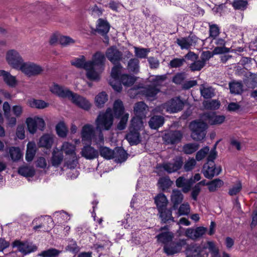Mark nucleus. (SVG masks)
Segmentation results:
<instances>
[{
	"instance_id": "obj_37",
	"label": "nucleus",
	"mask_w": 257,
	"mask_h": 257,
	"mask_svg": "<svg viewBox=\"0 0 257 257\" xmlns=\"http://www.w3.org/2000/svg\"><path fill=\"white\" fill-rule=\"evenodd\" d=\"M160 217L162 221L166 223L169 220L174 221V218L172 215V210L170 209H167L166 207L158 210Z\"/></svg>"
},
{
	"instance_id": "obj_10",
	"label": "nucleus",
	"mask_w": 257,
	"mask_h": 257,
	"mask_svg": "<svg viewBox=\"0 0 257 257\" xmlns=\"http://www.w3.org/2000/svg\"><path fill=\"white\" fill-rule=\"evenodd\" d=\"M183 158L181 156H176L171 161L162 165L163 169L168 173H172L179 170L183 166Z\"/></svg>"
},
{
	"instance_id": "obj_12",
	"label": "nucleus",
	"mask_w": 257,
	"mask_h": 257,
	"mask_svg": "<svg viewBox=\"0 0 257 257\" xmlns=\"http://www.w3.org/2000/svg\"><path fill=\"white\" fill-rule=\"evenodd\" d=\"M198 41V38L195 35H189L186 37H182L177 39L176 43L180 47L182 50H189L196 45Z\"/></svg>"
},
{
	"instance_id": "obj_18",
	"label": "nucleus",
	"mask_w": 257,
	"mask_h": 257,
	"mask_svg": "<svg viewBox=\"0 0 257 257\" xmlns=\"http://www.w3.org/2000/svg\"><path fill=\"white\" fill-rule=\"evenodd\" d=\"M221 171L220 167H216L214 163L205 164L203 166V173L204 176L208 179L218 175Z\"/></svg>"
},
{
	"instance_id": "obj_15",
	"label": "nucleus",
	"mask_w": 257,
	"mask_h": 257,
	"mask_svg": "<svg viewBox=\"0 0 257 257\" xmlns=\"http://www.w3.org/2000/svg\"><path fill=\"white\" fill-rule=\"evenodd\" d=\"M95 136V131L92 125H84L81 131L82 142L83 144L90 143Z\"/></svg>"
},
{
	"instance_id": "obj_47",
	"label": "nucleus",
	"mask_w": 257,
	"mask_h": 257,
	"mask_svg": "<svg viewBox=\"0 0 257 257\" xmlns=\"http://www.w3.org/2000/svg\"><path fill=\"white\" fill-rule=\"evenodd\" d=\"M136 81V77L128 74H122L120 76L121 82L125 86L133 85Z\"/></svg>"
},
{
	"instance_id": "obj_29",
	"label": "nucleus",
	"mask_w": 257,
	"mask_h": 257,
	"mask_svg": "<svg viewBox=\"0 0 257 257\" xmlns=\"http://www.w3.org/2000/svg\"><path fill=\"white\" fill-rule=\"evenodd\" d=\"M64 158L63 153L57 148L55 149L52 153L51 163L53 166L58 167Z\"/></svg>"
},
{
	"instance_id": "obj_13",
	"label": "nucleus",
	"mask_w": 257,
	"mask_h": 257,
	"mask_svg": "<svg viewBox=\"0 0 257 257\" xmlns=\"http://www.w3.org/2000/svg\"><path fill=\"white\" fill-rule=\"evenodd\" d=\"M182 137L183 134L181 131H170L165 134L163 140L167 145H175L181 141Z\"/></svg>"
},
{
	"instance_id": "obj_61",
	"label": "nucleus",
	"mask_w": 257,
	"mask_h": 257,
	"mask_svg": "<svg viewBox=\"0 0 257 257\" xmlns=\"http://www.w3.org/2000/svg\"><path fill=\"white\" fill-rule=\"evenodd\" d=\"M232 5L235 10H244L246 8L247 2L246 0H234Z\"/></svg>"
},
{
	"instance_id": "obj_17",
	"label": "nucleus",
	"mask_w": 257,
	"mask_h": 257,
	"mask_svg": "<svg viewBox=\"0 0 257 257\" xmlns=\"http://www.w3.org/2000/svg\"><path fill=\"white\" fill-rule=\"evenodd\" d=\"M13 247H17L18 250L26 255L37 250V246L28 242H22L16 240L13 243Z\"/></svg>"
},
{
	"instance_id": "obj_55",
	"label": "nucleus",
	"mask_w": 257,
	"mask_h": 257,
	"mask_svg": "<svg viewBox=\"0 0 257 257\" xmlns=\"http://www.w3.org/2000/svg\"><path fill=\"white\" fill-rule=\"evenodd\" d=\"M209 37L211 39L216 38L220 34V29L216 24H209Z\"/></svg>"
},
{
	"instance_id": "obj_57",
	"label": "nucleus",
	"mask_w": 257,
	"mask_h": 257,
	"mask_svg": "<svg viewBox=\"0 0 257 257\" xmlns=\"http://www.w3.org/2000/svg\"><path fill=\"white\" fill-rule=\"evenodd\" d=\"M58 135L60 137H65L67 135V128L63 122H60L56 126Z\"/></svg>"
},
{
	"instance_id": "obj_40",
	"label": "nucleus",
	"mask_w": 257,
	"mask_h": 257,
	"mask_svg": "<svg viewBox=\"0 0 257 257\" xmlns=\"http://www.w3.org/2000/svg\"><path fill=\"white\" fill-rule=\"evenodd\" d=\"M127 69L135 73H137L139 71L140 69V61L138 58L131 59L127 63Z\"/></svg>"
},
{
	"instance_id": "obj_16",
	"label": "nucleus",
	"mask_w": 257,
	"mask_h": 257,
	"mask_svg": "<svg viewBox=\"0 0 257 257\" xmlns=\"http://www.w3.org/2000/svg\"><path fill=\"white\" fill-rule=\"evenodd\" d=\"M105 55L107 58L113 64L119 63L122 58V53L115 46L108 48Z\"/></svg>"
},
{
	"instance_id": "obj_56",
	"label": "nucleus",
	"mask_w": 257,
	"mask_h": 257,
	"mask_svg": "<svg viewBox=\"0 0 257 257\" xmlns=\"http://www.w3.org/2000/svg\"><path fill=\"white\" fill-rule=\"evenodd\" d=\"M220 103L218 100H211L206 101L203 102L204 107L207 109L215 110L220 106Z\"/></svg>"
},
{
	"instance_id": "obj_59",
	"label": "nucleus",
	"mask_w": 257,
	"mask_h": 257,
	"mask_svg": "<svg viewBox=\"0 0 257 257\" xmlns=\"http://www.w3.org/2000/svg\"><path fill=\"white\" fill-rule=\"evenodd\" d=\"M194 61L189 66V68L192 71H200L205 65L204 61H202L201 60H196Z\"/></svg>"
},
{
	"instance_id": "obj_4",
	"label": "nucleus",
	"mask_w": 257,
	"mask_h": 257,
	"mask_svg": "<svg viewBox=\"0 0 257 257\" xmlns=\"http://www.w3.org/2000/svg\"><path fill=\"white\" fill-rule=\"evenodd\" d=\"M71 64L77 68H83L86 71L87 77L91 80L98 81L100 79V74L94 70H91L92 62L86 61L84 56H81L71 61Z\"/></svg>"
},
{
	"instance_id": "obj_32",
	"label": "nucleus",
	"mask_w": 257,
	"mask_h": 257,
	"mask_svg": "<svg viewBox=\"0 0 257 257\" xmlns=\"http://www.w3.org/2000/svg\"><path fill=\"white\" fill-rule=\"evenodd\" d=\"M183 199V195L181 192L178 190H174L171 195V201L173 203V209H176L178 205Z\"/></svg>"
},
{
	"instance_id": "obj_19",
	"label": "nucleus",
	"mask_w": 257,
	"mask_h": 257,
	"mask_svg": "<svg viewBox=\"0 0 257 257\" xmlns=\"http://www.w3.org/2000/svg\"><path fill=\"white\" fill-rule=\"evenodd\" d=\"M207 228L204 227L200 226L196 228H188L186 229L185 235L186 237L195 240L201 237L206 232Z\"/></svg>"
},
{
	"instance_id": "obj_27",
	"label": "nucleus",
	"mask_w": 257,
	"mask_h": 257,
	"mask_svg": "<svg viewBox=\"0 0 257 257\" xmlns=\"http://www.w3.org/2000/svg\"><path fill=\"white\" fill-rule=\"evenodd\" d=\"M105 60V58L103 53L100 52L95 53L93 55L92 60L90 61L92 62L91 69L94 70V67L95 66H98L101 69H103Z\"/></svg>"
},
{
	"instance_id": "obj_3",
	"label": "nucleus",
	"mask_w": 257,
	"mask_h": 257,
	"mask_svg": "<svg viewBox=\"0 0 257 257\" xmlns=\"http://www.w3.org/2000/svg\"><path fill=\"white\" fill-rule=\"evenodd\" d=\"M60 151L66 155L65 165L70 169L76 168L78 163L76 153V146L66 142L63 143Z\"/></svg>"
},
{
	"instance_id": "obj_42",
	"label": "nucleus",
	"mask_w": 257,
	"mask_h": 257,
	"mask_svg": "<svg viewBox=\"0 0 257 257\" xmlns=\"http://www.w3.org/2000/svg\"><path fill=\"white\" fill-rule=\"evenodd\" d=\"M113 111L116 117H119L124 111L123 103L120 99L116 100L113 104Z\"/></svg>"
},
{
	"instance_id": "obj_1",
	"label": "nucleus",
	"mask_w": 257,
	"mask_h": 257,
	"mask_svg": "<svg viewBox=\"0 0 257 257\" xmlns=\"http://www.w3.org/2000/svg\"><path fill=\"white\" fill-rule=\"evenodd\" d=\"M50 91L59 97L68 98L75 105L84 110H88L90 108L91 104L85 98L60 85L53 84L50 87Z\"/></svg>"
},
{
	"instance_id": "obj_9",
	"label": "nucleus",
	"mask_w": 257,
	"mask_h": 257,
	"mask_svg": "<svg viewBox=\"0 0 257 257\" xmlns=\"http://www.w3.org/2000/svg\"><path fill=\"white\" fill-rule=\"evenodd\" d=\"M162 106L168 112L176 113L183 109L184 102L179 98L176 97L163 104Z\"/></svg>"
},
{
	"instance_id": "obj_28",
	"label": "nucleus",
	"mask_w": 257,
	"mask_h": 257,
	"mask_svg": "<svg viewBox=\"0 0 257 257\" xmlns=\"http://www.w3.org/2000/svg\"><path fill=\"white\" fill-rule=\"evenodd\" d=\"M203 248L201 246L193 243L187 245L186 249V253L193 256L195 254V257H198L203 252Z\"/></svg>"
},
{
	"instance_id": "obj_25",
	"label": "nucleus",
	"mask_w": 257,
	"mask_h": 257,
	"mask_svg": "<svg viewBox=\"0 0 257 257\" xmlns=\"http://www.w3.org/2000/svg\"><path fill=\"white\" fill-rule=\"evenodd\" d=\"M125 139L131 145H136L141 142L139 131L130 128L129 133L126 135Z\"/></svg>"
},
{
	"instance_id": "obj_20",
	"label": "nucleus",
	"mask_w": 257,
	"mask_h": 257,
	"mask_svg": "<svg viewBox=\"0 0 257 257\" xmlns=\"http://www.w3.org/2000/svg\"><path fill=\"white\" fill-rule=\"evenodd\" d=\"M168 229L167 225L161 227L160 230L161 231L164 230L165 231L162 232L156 236L158 241L164 244V245L172 241L174 237L173 233L169 231Z\"/></svg>"
},
{
	"instance_id": "obj_62",
	"label": "nucleus",
	"mask_w": 257,
	"mask_h": 257,
	"mask_svg": "<svg viewBox=\"0 0 257 257\" xmlns=\"http://www.w3.org/2000/svg\"><path fill=\"white\" fill-rule=\"evenodd\" d=\"M190 211V205L188 203L182 204L178 209L179 215H187Z\"/></svg>"
},
{
	"instance_id": "obj_5",
	"label": "nucleus",
	"mask_w": 257,
	"mask_h": 257,
	"mask_svg": "<svg viewBox=\"0 0 257 257\" xmlns=\"http://www.w3.org/2000/svg\"><path fill=\"white\" fill-rule=\"evenodd\" d=\"M189 127L192 132L191 137L194 140L201 141L205 138L207 128L206 123L199 120H194L190 123Z\"/></svg>"
},
{
	"instance_id": "obj_8",
	"label": "nucleus",
	"mask_w": 257,
	"mask_h": 257,
	"mask_svg": "<svg viewBox=\"0 0 257 257\" xmlns=\"http://www.w3.org/2000/svg\"><path fill=\"white\" fill-rule=\"evenodd\" d=\"M26 122L29 132L32 134L35 133L37 128L43 131L45 126L43 119L37 116L27 118Z\"/></svg>"
},
{
	"instance_id": "obj_30",
	"label": "nucleus",
	"mask_w": 257,
	"mask_h": 257,
	"mask_svg": "<svg viewBox=\"0 0 257 257\" xmlns=\"http://www.w3.org/2000/svg\"><path fill=\"white\" fill-rule=\"evenodd\" d=\"M37 151L36 145L34 142H30L27 145V151L26 154V160L28 162L32 161Z\"/></svg>"
},
{
	"instance_id": "obj_22",
	"label": "nucleus",
	"mask_w": 257,
	"mask_h": 257,
	"mask_svg": "<svg viewBox=\"0 0 257 257\" xmlns=\"http://www.w3.org/2000/svg\"><path fill=\"white\" fill-rule=\"evenodd\" d=\"M213 40L215 44L218 46L213 50L214 54H220L228 52L229 49L225 47L226 41L224 38L217 37L216 38L212 39V41Z\"/></svg>"
},
{
	"instance_id": "obj_11",
	"label": "nucleus",
	"mask_w": 257,
	"mask_h": 257,
	"mask_svg": "<svg viewBox=\"0 0 257 257\" xmlns=\"http://www.w3.org/2000/svg\"><path fill=\"white\" fill-rule=\"evenodd\" d=\"M6 59L10 65L19 70L23 63V60L19 53L15 50H11L7 52Z\"/></svg>"
},
{
	"instance_id": "obj_63",
	"label": "nucleus",
	"mask_w": 257,
	"mask_h": 257,
	"mask_svg": "<svg viewBox=\"0 0 257 257\" xmlns=\"http://www.w3.org/2000/svg\"><path fill=\"white\" fill-rule=\"evenodd\" d=\"M185 62L184 58H174L169 63L170 68H178L183 65Z\"/></svg>"
},
{
	"instance_id": "obj_35",
	"label": "nucleus",
	"mask_w": 257,
	"mask_h": 257,
	"mask_svg": "<svg viewBox=\"0 0 257 257\" xmlns=\"http://www.w3.org/2000/svg\"><path fill=\"white\" fill-rule=\"evenodd\" d=\"M53 142L52 137L48 134H45L42 136L39 142V146L41 147L50 148Z\"/></svg>"
},
{
	"instance_id": "obj_44",
	"label": "nucleus",
	"mask_w": 257,
	"mask_h": 257,
	"mask_svg": "<svg viewBox=\"0 0 257 257\" xmlns=\"http://www.w3.org/2000/svg\"><path fill=\"white\" fill-rule=\"evenodd\" d=\"M200 90L201 95L204 98H210L215 95L214 89L212 87H205L202 85Z\"/></svg>"
},
{
	"instance_id": "obj_38",
	"label": "nucleus",
	"mask_w": 257,
	"mask_h": 257,
	"mask_svg": "<svg viewBox=\"0 0 257 257\" xmlns=\"http://www.w3.org/2000/svg\"><path fill=\"white\" fill-rule=\"evenodd\" d=\"M230 92L232 94H239L242 92L243 85L241 82L232 81L229 83Z\"/></svg>"
},
{
	"instance_id": "obj_14",
	"label": "nucleus",
	"mask_w": 257,
	"mask_h": 257,
	"mask_svg": "<svg viewBox=\"0 0 257 257\" xmlns=\"http://www.w3.org/2000/svg\"><path fill=\"white\" fill-rule=\"evenodd\" d=\"M201 119L211 125H216L222 123L225 120V117L223 115H217L213 112H208L202 114Z\"/></svg>"
},
{
	"instance_id": "obj_23",
	"label": "nucleus",
	"mask_w": 257,
	"mask_h": 257,
	"mask_svg": "<svg viewBox=\"0 0 257 257\" xmlns=\"http://www.w3.org/2000/svg\"><path fill=\"white\" fill-rule=\"evenodd\" d=\"M160 92V89L157 87L150 85L145 88H142L138 91L142 92L150 100H153L156 98V95Z\"/></svg>"
},
{
	"instance_id": "obj_60",
	"label": "nucleus",
	"mask_w": 257,
	"mask_h": 257,
	"mask_svg": "<svg viewBox=\"0 0 257 257\" xmlns=\"http://www.w3.org/2000/svg\"><path fill=\"white\" fill-rule=\"evenodd\" d=\"M75 40L68 36H59V43L63 46H67L73 44Z\"/></svg>"
},
{
	"instance_id": "obj_45",
	"label": "nucleus",
	"mask_w": 257,
	"mask_h": 257,
	"mask_svg": "<svg viewBox=\"0 0 257 257\" xmlns=\"http://www.w3.org/2000/svg\"><path fill=\"white\" fill-rule=\"evenodd\" d=\"M9 154L13 161L20 160L23 156L20 149L18 147H11L9 149Z\"/></svg>"
},
{
	"instance_id": "obj_21",
	"label": "nucleus",
	"mask_w": 257,
	"mask_h": 257,
	"mask_svg": "<svg viewBox=\"0 0 257 257\" xmlns=\"http://www.w3.org/2000/svg\"><path fill=\"white\" fill-rule=\"evenodd\" d=\"M81 155L87 160H93L98 157L99 152L90 145H86L82 149Z\"/></svg>"
},
{
	"instance_id": "obj_64",
	"label": "nucleus",
	"mask_w": 257,
	"mask_h": 257,
	"mask_svg": "<svg viewBox=\"0 0 257 257\" xmlns=\"http://www.w3.org/2000/svg\"><path fill=\"white\" fill-rule=\"evenodd\" d=\"M209 148L207 146L204 147L200 150L196 155V159L198 161H200L203 159L207 154L209 153Z\"/></svg>"
},
{
	"instance_id": "obj_41",
	"label": "nucleus",
	"mask_w": 257,
	"mask_h": 257,
	"mask_svg": "<svg viewBox=\"0 0 257 257\" xmlns=\"http://www.w3.org/2000/svg\"><path fill=\"white\" fill-rule=\"evenodd\" d=\"M108 100V96L105 92H101L98 94L95 98L96 105L101 108L104 106L105 103Z\"/></svg>"
},
{
	"instance_id": "obj_54",
	"label": "nucleus",
	"mask_w": 257,
	"mask_h": 257,
	"mask_svg": "<svg viewBox=\"0 0 257 257\" xmlns=\"http://www.w3.org/2000/svg\"><path fill=\"white\" fill-rule=\"evenodd\" d=\"M166 75H156L150 78V82L152 84L153 87L161 85L163 82L166 79Z\"/></svg>"
},
{
	"instance_id": "obj_36",
	"label": "nucleus",
	"mask_w": 257,
	"mask_h": 257,
	"mask_svg": "<svg viewBox=\"0 0 257 257\" xmlns=\"http://www.w3.org/2000/svg\"><path fill=\"white\" fill-rule=\"evenodd\" d=\"M155 202L158 210H160L166 207L168 204V200L164 194L160 193L155 197Z\"/></svg>"
},
{
	"instance_id": "obj_46",
	"label": "nucleus",
	"mask_w": 257,
	"mask_h": 257,
	"mask_svg": "<svg viewBox=\"0 0 257 257\" xmlns=\"http://www.w3.org/2000/svg\"><path fill=\"white\" fill-rule=\"evenodd\" d=\"M29 103L31 107L38 109H43L49 106V103L40 99H33L30 100Z\"/></svg>"
},
{
	"instance_id": "obj_7",
	"label": "nucleus",
	"mask_w": 257,
	"mask_h": 257,
	"mask_svg": "<svg viewBox=\"0 0 257 257\" xmlns=\"http://www.w3.org/2000/svg\"><path fill=\"white\" fill-rule=\"evenodd\" d=\"M19 70L28 76L38 75L43 71V69L40 66L29 62H23Z\"/></svg>"
},
{
	"instance_id": "obj_53",
	"label": "nucleus",
	"mask_w": 257,
	"mask_h": 257,
	"mask_svg": "<svg viewBox=\"0 0 257 257\" xmlns=\"http://www.w3.org/2000/svg\"><path fill=\"white\" fill-rule=\"evenodd\" d=\"M199 145L197 143H189L184 145L183 151L186 154H191L196 151Z\"/></svg>"
},
{
	"instance_id": "obj_58",
	"label": "nucleus",
	"mask_w": 257,
	"mask_h": 257,
	"mask_svg": "<svg viewBox=\"0 0 257 257\" xmlns=\"http://www.w3.org/2000/svg\"><path fill=\"white\" fill-rule=\"evenodd\" d=\"M60 252V251L55 248H50L48 250L43 251L39 255L43 257H56L58 256Z\"/></svg>"
},
{
	"instance_id": "obj_24",
	"label": "nucleus",
	"mask_w": 257,
	"mask_h": 257,
	"mask_svg": "<svg viewBox=\"0 0 257 257\" xmlns=\"http://www.w3.org/2000/svg\"><path fill=\"white\" fill-rule=\"evenodd\" d=\"M190 179H186L184 176L179 177L176 181V184L178 187L182 188L184 193L188 192L191 189L192 182Z\"/></svg>"
},
{
	"instance_id": "obj_48",
	"label": "nucleus",
	"mask_w": 257,
	"mask_h": 257,
	"mask_svg": "<svg viewBox=\"0 0 257 257\" xmlns=\"http://www.w3.org/2000/svg\"><path fill=\"white\" fill-rule=\"evenodd\" d=\"M135 55L136 58L145 59L147 57L149 53L150 52L149 49L140 48L135 46Z\"/></svg>"
},
{
	"instance_id": "obj_2",
	"label": "nucleus",
	"mask_w": 257,
	"mask_h": 257,
	"mask_svg": "<svg viewBox=\"0 0 257 257\" xmlns=\"http://www.w3.org/2000/svg\"><path fill=\"white\" fill-rule=\"evenodd\" d=\"M113 115L112 110L108 108L105 112H101L97 116L96 120V128L100 131L98 137L94 136L93 141L96 144L103 142V135L101 131L103 130H109L113 124Z\"/></svg>"
},
{
	"instance_id": "obj_52",
	"label": "nucleus",
	"mask_w": 257,
	"mask_h": 257,
	"mask_svg": "<svg viewBox=\"0 0 257 257\" xmlns=\"http://www.w3.org/2000/svg\"><path fill=\"white\" fill-rule=\"evenodd\" d=\"M206 185H208V189L210 192H214L223 185V182L219 179H215Z\"/></svg>"
},
{
	"instance_id": "obj_33",
	"label": "nucleus",
	"mask_w": 257,
	"mask_h": 257,
	"mask_svg": "<svg viewBox=\"0 0 257 257\" xmlns=\"http://www.w3.org/2000/svg\"><path fill=\"white\" fill-rule=\"evenodd\" d=\"M164 123V118L162 116L155 115L150 118L149 124L152 129H157Z\"/></svg>"
},
{
	"instance_id": "obj_31",
	"label": "nucleus",
	"mask_w": 257,
	"mask_h": 257,
	"mask_svg": "<svg viewBox=\"0 0 257 257\" xmlns=\"http://www.w3.org/2000/svg\"><path fill=\"white\" fill-rule=\"evenodd\" d=\"M108 23L104 20L99 19L96 25V31L102 35L106 34L109 30Z\"/></svg>"
},
{
	"instance_id": "obj_49",
	"label": "nucleus",
	"mask_w": 257,
	"mask_h": 257,
	"mask_svg": "<svg viewBox=\"0 0 257 257\" xmlns=\"http://www.w3.org/2000/svg\"><path fill=\"white\" fill-rule=\"evenodd\" d=\"M111 72V80H115L119 79L121 76V72L122 69V66L120 63L114 64Z\"/></svg>"
},
{
	"instance_id": "obj_34",
	"label": "nucleus",
	"mask_w": 257,
	"mask_h": 257,
	"mask_svg": "<svg viewBox=\"0 0 257 257\" xmlns=\"http://www.w3.org/2000/svg\"><path fill=\"white\" fill-rule=\"evenodd\" d=\"M0 76L3 77L4 81L9 86L14 87L16 85L17 81L15 77L12 76L9 72L5 70H0Z\"/></svg>"
},
{
	"instance_id": "obj_51",
	"label": "nucleus",
	"mask_w": 257,
	"mask_h": 257,
	"mask_svg": "<svg viewBox=\"0 0 257 257\" xmlns=\"http://www.w3.org/2000/svg\"><path fill=\"white\" fill-rule=\"evenodd\" d=\"M18 173L24 177H33L35 175V170L30 167L22 166L19 168Z\"/></svg>"
},
{
	"instance_id": "obj_6",
	"label": "nucleus",
	"mask_w": 257,
	"mask_h": 257,
	"mask_svg": "<svg viewBox=\"0 0 257 257\" xmlns=\"http://www.w3.org/2000/svg\"><path fill=\"white\" fill-rule=\"evenodd\" d=\"M186 244V240L179 239L177 241H171L164 245L163 250L167 255H172L181 251L183 246Z\"/></svg>"
},
{
	"instance_id": "obj_26",
	"label": "nucleus",
	"mask_w": 257,
	"mask_h": 257,
	"mask_svg": "<svg viewBox=\"0 0 257 257\" xmlns=\"http://www.w3.org/2000/svg\"><path fill=\"white\" fill-rule=\"evenodd\" d=\"M134 111L136 116L146 117L148 111V106L143 101L138 102L135 104Z\"/></svg>"
},
{
	"instance_id": "obj_43",
	"label": "nucleus",
	"mask_w": 257,
	"mask_h": 257,
	"mask_svg": "<svg viewBox=\"0 0 257 257\" xmlns=\"http://www.w3.org/2000/svg\"><path fill=\"white\" fill-rule=\"evenodd\" d=\"M100 156L107 160L113 158L115 155L114 151L111 150L109 148L105 147H101L99 149Z\"/></svg>"
},
{
	"instance_id": "obj_50",
	"label": "nucleus",
	"mask_w": 257,
	"mask_h": 257,
	"mask_svg": "<svg viewBox=\"0 0 257 257\" xmlns=\"http://www.w3.org/2000/svg\"><path fill=\"white\" fill-rule=\"evenodd\" d=\"M145 117H141L136 116L131 120V126L130 128L137 131L141 130L143 127V119Z\"/></svg>"
},
{
	"instance_id": "obj_39",
	"label": "nucleus",
	"mask_w": 257,
	"mask_h": 257,
	"mask_svg": "<svg viewBox=\"0 0 257 257\" xmlns=\"http://www.w3.org/2000/svg\"><path fill=\"white\" fill-rule=\"evenodd\" d=\"M114 152L115 155L113 158L115 159L117 162L121 163L124 162L126 160L127 158V154L123 149L121 148H116L114 151Z\"/></svg>"
}]
</instances>
